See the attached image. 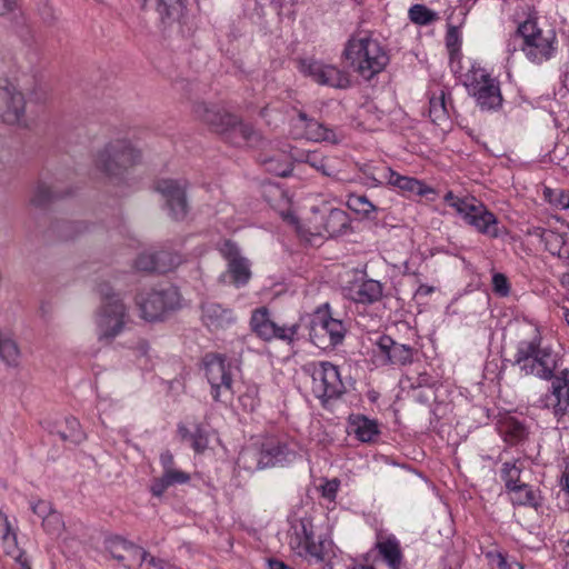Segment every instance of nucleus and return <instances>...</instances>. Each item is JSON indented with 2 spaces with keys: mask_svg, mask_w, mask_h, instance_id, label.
I'll use <instances>...</instances> for the list:
<instances>
[{
  "mask_svg": "<svg viewBox=\"0 0 569 569\" xmlns=\"http://www.w3.org/2000/svg\"><path fill=\"white\" fill-rule=\"evenodd\" d=\"M521 469L522 463L520 461H507L502 465L501 479L505 481L507 490H510L513 487L520 486L522 483L520 481Z\"/></svg>",
  "mask_w": 569,
  "mask_h": 569,
  "instance_id": "obj_41",
  "label": "nucleus"
},
{
  "mask_svg": "<svg viewBox=\"0 0 569 569\" xmlns=\"http://www.w3.org/2000/svg\"><path fill=\"white\" fill-rule=\"evenodd\" d=\"M18 8V0H0V16H7Z\"/></svg>",
  "mask_w": 569,
  "mask_h": 569,
  "instance_id": "obj_58",
  "label": "nucleus"
},
{
  "mask_svg": "<svg viewBox=\"0 0 569 569\" xmlns=\"http://www.w3.org/2000/svg\"><path fill=\"white\" fill-rule=\"evenodd\" d=\"M51 433H57L62 441L71 443H80L84 439V433L81 430L79 421L73 417H67L62 423L50 430Z\"/></svg>",
  "mask_w": 569,
  "mask_h": 569,
  "instance_id": "obj_35",
  "label": "nucleus"
},
{
  "mask_svg": "<svg viewBox=\"0 0 569 569\" xmlns=\"http://www.w3.org/2000/svg\"><path fill=\"white\" fill-rule=\"evenodd\" d=\"M541 240L545 243L546 250H548L553 256H558L562 249V246L567 241L561 233L552 230H543L541 233Z\"/></svg>",
  "mask_w": 569,
  "mask_h": 569,
  "instance_id": "obj_43",
  "label": "nucleus"
},
{
  "mask_svg": "<svg viewBox=\"0 0 569 569\" xmlns=\"http://www.w3.org/2000/svg\"><path fill=\"white\" fill-rule=\"evenodd\" d=\"M552 396L556 398L553 413L559 421L569 423V370L565 369L555 376L551 385Z\"/></svg>",
  "mask_w": 569,
  "mask_h": 569,
  "instance_id": "obj_23",
  "label": "nucleus"
},
{
  "mask_svg": "<svg viewBox=\"0 0 569 569\" xmlns=\"http://www.w3.org/2000/svg\"><path fill=\"white\" fill-rule=\"evenodd\" d=\"M521 38V50L532 62L540 63L551 58L555 51L556 32L552 29L542 30L533 20L520 23L508 41V52H515L516 42Z\"/></svg>",
  "mask_w": 569,
  "mask_h": 569,
  "instance_id": "obj_5",
  "label": "nucleus"
},
{
  "mask_svg": "<svg viewBox=\"0 0 569 569\" xmlns=\"http://www.w3.org/2000/svg\"><path fill=\"white\" fill-rule=\"evenodd\" d=\"M466 77V86L482 110H492L501 106L499 83L485 69L473 67Z\"/></svg>",
  "mask_w": 569,
  "mask_h": 569,
  "instance_id": "obj_11",
  "label": "nucleus"
},
{
  "mask_svg": "<svg viewBox=\"0 0 569 569\" xmlns=\"http://www.w3.org/2000/svg\"><path fill=\"white\" fill-rule=\"evenodd\" d=\"M266 468L282 466L296 459V445L287 437L269 436L259 443Z\"/></svg>",
  "mask_w": 569,
  "mask_h": 569,
  "instance_id": "obj_18",
  "label": "nucleus"
},
{
  "mask_svg": "<svg viewBox=\"0 0 569 569\" xmlns=\"http://www.w3.org/2000/svg\"><path fill=\"white\" fill-rule=\"evenodd\" d=\"M63 194L53 189L46 182H38L31 191L29 203L36 209H44L52 201L58 198H61Z\"/></svg>",
  "mask_w": 569,
  "mask_h": 569,
  "instance_id": "obj_32",
  "label": "nucleus"
},
{
  "mask_svg": "<svg viewBox=\"0 0 569 569\" xmlns=\"http://www.w3.org/2000/svg\"><path fill=\"white\" fill-rule=\"evenodd\" d=\"M141 161V152L129 140L117 139L97 151L94 168L113 186L128 182L129 170Z\"/></svg>",
  "mask_w": 569,
  "mask_h": 569,
  "instance_id": "obj_1",
  "label": "nucleus"
},
{
  "mask_svg": "<svg viewBox=\"0 0 569 569\" xmlns=\"http://www.w3.org/2000/svg\"><path fill=\"white\" fill-rule=\"evenodd\" d=\"M288 535L289 546L296 555L310 561H323V543L315 540L313 525L310 519L301 518L292 521Z\"/></svg>",
  "mask_w": 569,
  "mask_h": 569,
  "instance_id": "obj_9",
  "label": "nucleus"
},
{
  "mask_svg": "<svg viewBox=\"0 0 569 569\" xmlns=\"http://www.w3.org/2000/svg\"><path fill=\"white\" fill-rule=\"evenodd\" d=\"M0 358L11 367H17L20 360V350L17 342L0 330Z\"/></svg>",
  "mask_w": 569,
  "mask_h": 569,
  "instance_id": "obj_38",
  "label": "nucleus"
},
{
  "mask_svg": "<svg viewBox=\"0 0 569 569\" xmlns=\"http://www.w3.org/2000/svg\"><path fill=\"white\" fill-rule=\"evenodd\" d=\"M492 292L497 297H507L510 293V287H492Z\"/></svg>",
  "mask_w": 569,
  "mask_h": 569,
  "instance_id": "obj_62",
  "label": "nucleus"
},
{
  "mask_svg": "<svg viewBox=\"0 0 569 569\" xmlns=\"http://www.w3.org/2000/svg\"><path fill=\"white\" fill-rule=\"evenodd\" d=\"M312 376V391L317 398L326 402L341 397L346 387L337 366L328 361L310 365Z\"/></svg>",
  "mask_w": 569,
  "mask_h": 569,
  "instance_id": "obj_13",
  "label": "nucleus"
},
{
  "mask_svg": "<svg viewBox=\"0 0 569 569\" xmlns=\"http://www.w3.org/2000/svg\"><path fill=\"white\" fill-rule=\"evenodd\" d=\"M342 295L356 303L370 305L381 299L382 287H342Z\"/></svg>",
  "mask_w": 569,
  "mask_h": 569,
  "instance_id": "obj_31",
  "label": "nucleus"
},
{
  "mask_svg": "<svg viewBox=\"0 0 569 569\" xmlns=\"http://www.w3.org/2000/svg\"><path fill=\"white\" fill-rule=\"evenodd\" d=\"M312 233L318 236L338 237L345 234L350 228L348 213L342 209L328 208L320 210L312 208V217L309 218Z\"/></svg>",
  "mask_w": 569,
  "mask_h": 569,
  "instance_id": "obj_14",
  "label": "nucleus"
},
{
  "mask_svg": "<svg viewBox=\"0 0 569 569\" xmlns=\"http://www.w3.org/2000/svg\"><path fill=\"white\" fill-rule=\"evenodd\" d=\"M409 19L416 24L427 26L438 20V14L423 4H413L409 9Z\"/></svg>",
  "mask_w": 569,
  "mask_h": 569,
  "instance_id": "obj_42",
  "label": "nucleus"
},
{
  "mask_svg": "<svg viewBox=\"0 0 569 569\" xmlns=\"http://www.w3.org/2000/svg\"><path fill=\"white\" fill-rule=\"evenodd\" d=\"M139 317L147 322H160L181 308L182 299L178 287L144 288L134 298Z\"/></svg>",
  "mask_w": 569,
  "mask_h": 569,
  "instance_id": "obj_6",
  "label": "nucleus"
},
{
  "mask_svg": "<svg viewBox=\"0 0 569 569\" xmlns=\"http://www.w3.org/2000/svg\"><path fill=\"white\" fill-rule=\"evenodd\" d=\"M204 373L211 386L214 401L228 402L232 399V375L230 365L221 355L210 353L203 359Z\"/></svg>",
  "mask_w": 569,
  "mask_h": 569,
  "instance_id": "obj_12",
  "label": "nucleus"
},
{
  "mask_svg": "<svg viewBox=\"0 0 569 569\" xmlns=\"http://www.w3.org/2000/svg\"><path fill=\"white\" fill-rule=\"evenodd\" d=\"M266 170L278 177H287L291 172V166L289 162L280 161L274 158H270L263 161Z\"/></svg>",
  "mask_w": 569,
  "mask_h": 569,
  "instance_id": "obj_49",
  "label": "nucleus"
},
{
  "mask_svg": "<svg viewBox=\"0 0 569 569\" xmlns=\"http://www.w3.org/2000/svg\"><path fill=\"white\" fill-rule=\"evenodd\" d=\"M160 462L163 468V471L168 470L170 468H173V465H174L173 455L168 450L162 452L160 455Z\"/></svg>",
  "mask_w": 569,
  "mask_h": 569,
  "instance_id": "obj_59",
  "label": "nucleus"
},
{
  "mask_svg": "<svg viewBox=\"0 0 569 569\" xmlns=\"http://www.w3.org/2000/svg\"><path fill=\"white\" fill-rule=\"evenodd\" d=\"M181 263V257L167 248H150L143 250L134 260V268L138 271L148 273H166L173 270Z\"/></svg>",
  "mask_w": 569,
  "mask_h": 569,
  "instance_id": "obj_16",
  "label": "nucleus"
},
{
  "mask_svg": "<svg viewBox=\"0 0 569 569\" xmlns=\"http://www.w3.org/2000/svg\"><path fill=\"white\" fill-rule=\"evenodd\" d=\"M178 432H179V435H180V437H181V439H182V440L190 441V435H191L192 432H190V431L188 430V428H187V427H184V426H179V427H178Z\"/></svg>",
  "mask_w": 569,
  "mask_h": 569,
  "instance_id": "obj_63",
  "label": "nucleus"
},
{
  "mask_svg": "<svg viewBox=\"0 0 569 569\" xmlns=\"http://www.w3.org/2000/svg\"><path fill=\"white\" fill-rule=\"evenodd\" d=\"M446 46L452 57L460 48L459 30L455 26H449L446 33Z\"/></svg>",
  "mask_w": 569,
  "mask_h": 569,
  "instance_id": "obj_55",
  "label": "nucleus"
},
{
  "mask_svg": "<svg viewBox=\"0 0 569 569\" xmlns=\"http://www.w3.org/2000/svg\"><path fill=\"white\" fill-rule=\"evenodd\" d=\"M31 509L33 513H36L38 517L42 518V520L51 512L53 511L51 508L50 502L46 500H38L37 502L31 503Z\"/></svg>",
  "mask_w": 569,
  "mask_h": 569,
  "instance_id": "obj_57",
  "label": "nucleus"
},
{
  "mask_svg": "<svg viewBox=\"0 0 569 569\" xmlns=\"http://www.w3.org/2000/svg\"><path fill=\"white\" fill-rule=\"evenodd\" d=\"M490 569H523L517 561H508L500 552H488Z\"/></svg>",
  "mask_w": 569,
  "mask_h": 569,
  "instance_id": "obj_46",
  "label": "nucleus"
},
{
  "mask_svg": "<svg viewBox=\"0 0 569 569\" xmlns=\"http://www.w3.org/2000/svg\"><path fill=\"white\" fill-rule=\"evenodd\" d=\"M42 525L50 535H59L64 527L61 515L54 510L42 520Z\"/></svg>",
  "mask_w": 569,
  "mask_h": 569,
  "instance_id": "obj_48",
  "label": "nucleus"
},
{
  "mask_svg": "<svg viewBox=\"0 0 569 569\" xmlns=\"http://www.w3.org/2000/svg\"><path fill=\"white\" fill-rule=\"evenodd\" d=\"M250 327L262 340L270 341L272 339H279L287 342L293 341L299 329V325L297 323L279 326L270 319L269 311L264 307L256 309L252 312Z\"/></svg>",
  "mask_w": 569,
  "mask_h": 569,
  "instance_id": "obj_15",
  "label": "nucleus"
},
{
  "mask_svg": "<svg viewBox=\"0 0 569 569\" xmlns=\"http://www.w3.org/2000/svg\"><path fill=\"white\" fill-rule=\"evenodd\" d=\"M100 296L101 303L94 315L97 337L99 341L110 343L124 330L129 313L113 287H104Z\"/></svg>",
  "mask_w": 569,
  "mask_h": 569,
  "instance_id": "obj_4",
  "label": "nucleus"
},
{
  "mask_svg": "<svg viewBox=\"0 0 569 569\" xmlns=\"http://www.w3.org/2000/svg\"><path fill=\"white\" fill-rule=\"evenodd\" d=\"M202 321L210 330H219L230 326L234 318L231 309L216 302L202 303Z\"/></svg>",
  "mask_w": 569,
  "mask_h": 569,
  "instance_id": "obj_26",
  "label": "nucleus"
},
{
  "mask_svg": "<svg viewBox=\"0 0 569 569\" xmlns=\"http://www.w3.org/2000/svg\"><path fill=\"white\" fill-rule=\"evenodd\" d=\"M188 188L186 179L160 178L153 182V190L162 197L169 216L176 221L184 220L189 213Z\"/></svg>",
  "mask_w": 569,
  "mask_h": 569,
  "instance_id": "obj_10",
  "label": "nucleus"
},
{
  "mask_svg": "<svg viewBox=\"0 0 569 569\" xmlns=\"http://www.w3.org/2000/svg\"><path fill=\"white\" fill-rule=\"evenodd\" d=\"M347 204L351 210L365 216H369L377 210V208L369 201V199L362 194H351L347 201Z\"/></svg>",
  "mask_w": 569,
  "mask_h": 569,
  "instance_id": "obj_45",
  "label": "nucleus"
},
{
  "mask_svg": "<svg viewBox=\"0 0 569 569\" xmlns=\"http://www.w3.org/2000/svg\"><path fill=\"white\" fill-rule=\"evenodd\" d=\"M346 328L342 321L329 313V305L318 308L310 323V339L320 349H328L342 342Z\"/></svg>",
  "mask_w": 569,
  "mask_h": 569,
  "instance_id": "obj_8",
  "label": "nucleus"
},
{
  "mask_svg": "<svg viewBox=\"0 0 569 569\" xmlns=\"http://www.w3.org/2000/svg\"><path fill=\"white\" fill-rule=\"evenodd\" d=\"M558 257L569 262V242L566 241L561 251L558 253Z\"/></svg>",
  "mask_w": 569,
  "mask_h": 569,
  "instance_id": "obj_64",
  "label": "nucleus"
},
{
  "mask_svg": "<svg viewBox=\"0 0 569 569\" xmlns=\"http://www.w3.org/2000/svg\"><path fill=\"white\" fill-rule=\"evenodd\" d=\"M37 12L43 23L52 26L57 21L53 6L48 0H40L37 4Z\"/></svg>",
  "mask_w": 569,
  "mask_h": 569,
  "instance_id": "obj_51",
  "label": "nucleus"
},
{
  "mask_svg": "<svg viewBox=\"0 0 569 569\" xmlns=\"http://www.w3.org/2000/svg\"><path fill=\"white\" fill-rule=\"evenodd\" d=\"M378 553L373 556L372 562L379 569H400L402 553L400 543L395 537H388L377 542Z\"/></svg>",
  "mask_w": 569,
  "mask_h": 569,
  "instance_id": "obj_21",
  "label": "nucleus"
},
{
  "mask_svg": "<svg viewBox=\"0 0 569 569\" xmlns=\"http://www.w3.org/2000/svg\"><path fill=\"white\" fill-rule=\"evenodd\" d=\"M298 117L305 122V133L309 140L317 142L326 141L330 143L339 142L333 129L326 127L323 123L318 122L315 119L308 118V116L302 111L299 112Z\"/></svg>",
  "mask_w": 569,
  "mask_h": 569,
  "instance_id": "obj_28",
  "label": "nucleus"
},
{
  "mask_svg": "<svg viewBox=\"0 0 569 569\" xmlns=\"http://www.w3.org/2000/svg\"><path fill=\"white\" fill-rule=\"evenodd\" d=\"M339 487H340L339 479L333 478L331 480H326L320 486L321 496L329 501H335L337 498Z\"/></svg>",
  "mask_w": 569,
  "mask_h": 569,
  "instance_id": "obj_56",
  "label": "nucleus"
},
{
  "mask_svg": "<svg viewBox=\"0 0 569 569\" xmlns=\"http://www.w3.org/2000/svg\"><path fill=\"white\" fill-rule=\"evenodd\" d=\"M300 71L320 86L346 89L350 86L349 74L336 66L307 59L300 62Z\"/></svg>",
  "mask_w": 569,
  "mask_h": 569,
  "instance_id": "obj_17",
  "label": "nucleus"
},
{
  "mask_svg": "<svg viewBox=\"0 0 569 569\" xmlns=\"http://www.w3.org/2000/svg\"><path fill=\"white\" fill-rule=\"evenodd\" d=\"M238 465L249 471L266 469L258 443L241 450L238 457Z\"/></svg>",
  "mask_w": 569,
  "mask_h": 569,
  "instance_id": "obj_36",
  "label": "nucleus"
},
{
  "mask_svg": "<svg viewBox=\"0 0 569 569\" xmlns=\"http://www.w3.org/2000/svg\"><path fill=\"white\" fill-rule=\"evenodd\" d=\"M228 260L230 279L236 283L249 282L252 276L250 261L237 252L230 253Z\"/></svg>",
  "mask_w": 569,
  "mask_h": 569,
  "instance_id": "obj_30",
  "label": "nucleus"
},
{
  "mask_svg": "<svg viewBox=\"0 0 569 569\" xmlns=\"http://www.w3.org/2000/svg\"><path fill=\"white\" fill-rule=\"evenodd\" d=\"M126 550L127 551L122 555L123 558L117 560L126 569H137L141 567L149 557L146 550L134 543H131Z\"/></svg>",
  "mask_w": 569,
  "mask_h": 569,
  "instance_id": "obj_40",
  "label": "nucleus"
},
{
  "mask_svg": "<svg viewBox=\"0 0 569 569\" xmlns=\"http://www.w3.org/2000/svg\"><path fill=\"white\" fill-rule=\"evenodd\" d=\"M342 54L355 72L367 81L382 72L390 60L386 49L371 37H352L348 40Z\"/></svg>",
  "mask_w": 569,
  "mask_h": 569,
  "instance_id": "obj_2",
  "label": "nucleus"
},
{
  "mask_svg": "<svg viewBox=\"0 0 569 569\" xmlns=\"http://www.w3.org/2000/svg\"><path fill=\"white\" fill-rule=\"evenodd\" d=\"M382 178L386 179L388 184L400 189L409 196L425 197L428 193L433 192V189L427 186L423 181L413 177L401 176L391 168L386 169Z\"/></svg>",
  "mask_w": 569,
  "mask_h": 569,
  "instance_id": "obj_25",
  "label": "nucleus"
},
{
  "mask_svg": "<svg viewBox=\"0 0 569 569\" xmlns=\"http://www.w3.org/2000/svg\"><path fill=\"white\" fill-rule=\"evenodd\" d=\"M26 108L23 94L8 81L0 83V118L9 123H20Z\"/></svg>",
  "mask_w": 569,
  "mask_h": 569,
  "instance_id": "obj_19",
  "label": "nucleus"
},
{
  "mask_svg": "<svg viewBox=\"0 0 569 569\" xmlns=\"http://www.w3.org/2000/svg\"><path fill=\"white\" fill-rule=\"evenodd\" d=\"M268 567H269V569H293V568L287 566L286 563H283L282 561L274 560V559L269 560Z\"/></svg>",
  "mask_w": 569,
  "mask_h": 569,
  "instance_id": "obj_61",
  "label": "nucleus"
},
{
  "mask_svg": "<svg viewBox=\"0 0 569 569\" xmlns=\"http://www.w3.org/2000/svg\"><path fill=\"white\" fill-rule=\"evenodd\" d=\"M189 480L190 476L187 472L170 468L164 470L161 477L152 481L150 490L153 496L161 497L169 487L186 483Z\"/></svg>",
  "mask_w": 569,
  "mask_h": 569,
  "instance_id": "obj_29",
  "label": "nucleus"
},
{
  "mask_svg": "<svg viewBox=\"0 0 569 569\" xmlns=\"http://www.w3.org/2000/svg\"><path fill=\"white\" fill-rule=\"evenodd\" d=\"M380 352L391 365L406 366L412 362L413 349L407 345L396 342L389 336H381L377 341Z\"/></svg>",
  "mask_w": 569,
  "mask_h": 569,
  "instance_id": "obj_24",
  "label": "nucleus"
},
{
  "mask_svg": "<svg viewBox=\"0 0 569 569\" xmlns=\"http://www.w3.org/2000/svg\"><path fill=\"white\" fill-rule=\"evenodd\" d=\"M445 201L465 219V221L475 227L479 232L490 238H497L498 220L485 204L475 198H458L451 191L445 196Z\"/></svg>",
  "mask_w": 569,
  "mask_h": 569,
  "instance_id": "obj_7",
  "label": "nucleus"
},
{
  "mask_svg": "<svg viewBox=\"0 0 569 569\" xmlns=\"http://www.w3.org/2000/svg\"><path fill=\"white\" fill-rule=\"evenodd\" d=\"M513 358V363L525 376H535L542 380L555 378L558 355L549 346H542L541 338L538 336L521 340Z\"/></svg>",
  "mask_w": 569,
  "mask_h": 569,
  "instance_id": "obj_3",
  "label": "nucleus"
},
{
  "mask_svg": "<svg viewBox=\"0 0 569 569\" xmlns=\"http://www.w3.org/2000/svg\"><path fill=\"white\" fill-rule=\"evenodd\" d=\"M491 284H508V278L501 272H495Z\"/></svg>",
  "mask_w": 569,
  "mask_h": 569,
  "instance_id": "obj_60",
  "label": "nucleus"
},
{
  "mask_svg": "<svg viewBox=\"0 0 569 569\" xmlns=\"http://www.w3.org/2000/svg\"><path fill=\"white\" fill-rule=\"evenodd\" d=\"M429 117L436 124H441L449 117V110L447 107L446 92L439 89L435 92L429 100Z\"/></svg>",
  "mask_w": 569,
  "mask_h": 569,
  "instance_id": "obj_37",
  "label": "nucleus"
},
{
  "mask_svg": "<svg viewBox=\"0 0 569 569\" xmlns=\"http://www.w3.org/2000/svg\"><path fill=\"white\" fill-rule=\"evenodd\" d=\"M513 505L538 508L540 505L539 492L527 483L508 490Z\"/></svg>",
  "mask_w": 569,
  "mask_h": 569,
  "instance_id": "obj_34",
  "label": "nucleus"
},
{
  "mask_svg": "<svg viewBox=\"0 0 569 569\" xmlns=\"http://www.w3.org/2000/svg\"><path fill=\"white\" fill-rule=\"evenodd\" d=\"M193 113L197 119L220 134L228 133L230 126L236 123V116L216 106H209L206 102H196L193 104Z\"/></svg>",
  "mask_w": 569,
  "mask_h": 569,
  "instance_id": "obj_20",
  "label": "nucleus"
},
{
  "mask_svg": "<svg viewBox=\"0 0 569 569\" xmlns=\"http://www.w3.org/2000/svg\"><path fill=\"white\" fill-rule=\"evenodd\" d=\"M351 428L356 437L362 442H369L378 435V426L375 421L358 416L351 421Z\"/></svg>",
  "mask_w": 569,
  "mask_h": 569,
  "instance_id": "obj_39",
  "label": "nucleus"
},
{
  "mask_svg": "<svg viewBox=\"0 0 569 569\" xmlns=\"http://www.w3.org/2000/svg\"><path fill=\"white\" fill-rule=\"evenodd\" d=\"M543 194L548 202L557 209H569V191L546 188Z\"/></svg>",
  "mask_w": 569,
  "mask_h": 569,
  "instance_id": "obj_44",
  "label": "nucleus"
},
{
  "mask_svg": "<svg viewBox=\"0 0 569 569\" xmlns=\"http://www.w3.org/2000/svg\"><path fill=\"white\" fill-rule=\"evenodd\" d=\"M186 1L187 0H140L142 9H154L159 20L164 26L180 21L186 10Z\"/></svg>",
  "mask_w": 569,
  "mask_h": 569,
  "instance_id": "obj_22",
  "label": "nucleus"
},
{
  "mask_svg": "<svg viewBox=\"0 0 569 569\" xmlns=\"http://www.w3.org/2000/svg\"><path fill=\"white\" fill-rule=\"evenodd\" d=\"M132 542H129L120 537L110 538L106 541V549L112 559H122L123 552Z\"/></svg>",
  "mask_w": 569,
  "mask_h": 569,
  "instance_id": "obj_47",
  "label": "nucleus"
},
{
  "mask_svg": "<svg viewBox=\"0 0 569 569\" xmlns=\"http://www.w3.org/2000/svg\"><path fill=\"white\" fill-rule=\"evenodd\" d=\"M4 551L7 555L11 556L16 560V569H31L26 553L17 547V542L11 543L8 547H4Z\"/></svg>",
  "mask_w": 569,
  "mask_h": 569,
  "instance_id": "obj_54",
  "label": "nucleus"
},
{
  "mask_svg": "<svg viewBox=\"0 0 569 569\" xmlns=\"http://www.w3.org/2000/svg\"><path fill=\"white\" fill-rule=\"evenodd\" d=\"M346 281L348 284H380L379 281L368 279L363 269H352L346 271Z\"/></svg>",
  "mask_w": 569,
  "mask_h": 569,
  "instance_id": "obj_53",
  "label": "nucleus"
},
{
  "mask_svg": "<svg viewBox=\"0 0 569 569\" xmlns=\"http://www.w3.org/2000/svg\"><path fill=\"white\" fill-rule=\"evenodd\" d=\"M190 445L198 453H201L207 449L208 436L201 426L197 425L194 431L190 435Z\"/></svg>",
  "mask_w": 569,
  "mask_h": 569,
  "instance_id": "obj_50",
  "label": "nucleus"
},
{
  "mask_svg": "<svg viewBox=\"0 0 569 569\" xmlns=\"http://www.w3.org/2000/svg\"><path fill=\"white\" fill-rule=\"evenodd\" d=\"M0 539L4 546L8 547L11 543L17 542V535L12 531V528L8 521L7 516L0 510Z\"/></svg>",
  "mask_w": 569,
  "mask_h": 569,
  "instance_id": "obj_52",
  "label": "nucleus"
},
{
  "mask_svg": "<svg viewBox=\"0 0 569 569\" xmlns=\"http://www.w3.org/2000/svg\"><path fill=\"white\" fill-rule=\"evenodd\" d=\"M226 138L234 146L257 147L262 141V137L251 124L241 122L236 117V123L230 126Z\"/></svg>",
  "mask_w": 569,
  "mask_h": 569,
  "instance_id": "obj_27",
  "label": "nucleus"
},
{
  "mask_svg": "<svg viewBox=\"0 0 569 569\" xmlns=\"http://www.w3.org/2000/svg\"><path fill=\"white\" fill-rule=\"evenodd\" d=\"M298 161L309 164L323 176L330 177L336 172V166L333 160L325 157L319 151H306L302 152L298 158Z\"/></svg>",
  "mask_w": 569,
  "mask_h": 569,
  "instance_id": "obj_33",
  "label": "nucleus"
}]
</instances>
